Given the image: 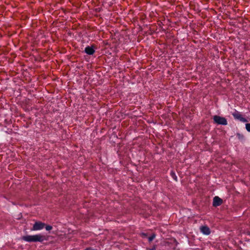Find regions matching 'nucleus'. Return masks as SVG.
Wrapping results in <instances>:
<instances>
[{"mask_svg":"<svg viewBox=\"0 0 250 250\" xmlns=\"http://www.w3.org/2000/svg\"><path fill=\"white\" fill-rule=\"evenodd\" d=\"M45 228L46 230L50 231L52 229V227L50 225H45Z\"/></svg>","mask_w":250,"mask_h":250,"instance_id":"nucleus-10","label":"nucleus"},{"mask_svg":"<svg viewBox=\"0 0 250 250\" xmlns=\"http://www.w3.org/2000/svg\"><path fill=\"white\" fill-rule=\"evenodd\" d=\"M22 239L28 242H42L47 240V238L41 234H38L33 235H26L22 237Z\"/></svg>","mask_w":250,"mask_h":250,"instance_id":"nucleus-1","label":"nucleus"},{"mask_svg":"<svg viewBox=\"0 0 250 250\" xmlns=\"http://www.w3.org/2000/svg\"><path fill=\"white\" fill-rule=\"evenodd\" d=\"M84 52L88 55H93L95 53V50L92 46H88L85 48Z\"/></svg>","mask_w":250,"mask_h":250,"instance_id":"nucleus-7","label":"nucleus"},{"mask_svg":"<svg viewBox=\"0 0 250 250\" xmlns=\"http://www.w3.org/2000/svg\"><path fill=\"white\" fill-rule=\"evenodd\" d=\"M156 237V235L155 234H152L148 238V240L149 242H151Z\"/></svg>","mask_w":250,"mask_h":250,"instance_id":"nucleus-9","label":"nucleus"},{"mask_svg":"<svg viewBox=\"0 0 250 250\" xmlns=\"http://www.w3.org/2000/svg\"><path fill=\"white\" fill-rule=\"evenodd\" d=\"M232 115L235 120H239L243 123H247L248 122L246 118L243 117L242 114L240 112L236 110L232 113Z\"/></svg>","mask_w":250,"mask_h":250,"instance_id":"nucleus-3","label":"nucleus"},{"mask_svg":"<svg viewBox=\"0 0 250 250\" xmlns=\"http://www.w3.org/2000/svg\"><path fill=\"white\" fill-rule=\"evenodd\" d=\"M141 235L143 237H146L147 236V234L145 233H142Z\"/></svg>","mask_w":250,"mask_h":250,"instance_id":"nucleus-14","label":"nucleus"},{"mask_svg":"<svg viewBox=\"0 0 250 250\" xmlns=\"http://www.w3.org/2000/svg\"><path fill=\"white\" fill-rule=\"evenodd\" d=\"M223 203V200L218 196H215L213 199L212 205L213 207H218Z\"/></svg>","mask_w":250,"mask_h":250,"instance_id":"nucleus-5","label":"nucleus"},{"mask_svg":"<svg viewBox=\"0 0 250 250\" xmlns=\"http://www.w3.org/2000/svg\"><path fill=\"white\" fill-rule=\"evenodd\" d=\"M214 122L218 125H226L228 124L226 119L218 115H215L213 117Z\"/></svg>","mask_w":250,"mask_h":250,"instance_id":"nucleus-2","label":"nucleus"},{"mask_svg":"<svg viewBox=\"0 0 250 250\" xmlns=\"http://www.w3.org/2000/svg\"><path fill=\"white\" fill-rule=\"evenodd\" d=\"M246 129L248 132H250V123L246 124Z\"/></svg>","mask_w":250,"mask_h":250,"instance_id":"nucleus-11","label":"nucleus"},{"mask_svg":"<svg viewBox=\"0 0 250 250\" xmlns=\"http://www.w3.org/2000/svg\"><path fill=\"white\" fill-rule=\"evenodd\" d=\"M156 246H154L152 248H147L146 250H156Z\"/></svg>","mask_w":250,"mask_h":250,"instance_id":"nucleus-13","label":"nucleus"},{"mask_svg":"<svg viewBox=\"0 0 250 250\" xmlns=\"http://www.w3.org/2000/svg\"><path fill=\"white\" fill-rule=\"evenodd\" d=\"M170 175L173 178V179H174L175 181L177 180V177L174 171H171Z\"/></svg>","mask_w":250,"mask_h":250,"instance_id":"nucleus-8","label":"nucleus"},{"mask_svg":"<svg viewBox=\"0 0 250 250\" xmlns=\"http://www.w3.org/2000/svg\"><path fill=\"white\" fill-rule=\"evenodd\" d=\"M237 136H238L239 139H243L244 137L243 135H241L240 134H237Z\"/></svg>","mask_w":250,"mask_h":250,"instance_id":"nucleus-12","label":"nucleus"},{"mask_svg":"<svg viewBox=\"0 0 250 250\" xmlns=\"http://www.w3.org/2000/svg\"><path fill=\"white\" fill-rule=\"evenodd\" d=\"M201 231L205 235H209L210 233L209 228L207 226H201L200 227Z\"/></svg>","mask_w":250,"mask_h":250,"instance_id":"nucleus-6","label":"nucleus"},{"mask_svg":"<svg viewBox=\"0 0 250 250\" xmlns=\"http://www.w3.org/2000/svg\"><path fill=\"white\" fill-rule=\"evenodd\" d=\"M45 227V224L40 221H37L33 225L32 229V230H39L43 229Z\"/></svg>","mask_w":250,"mask_h":250,"instance_id":"nucleus-4","label":"nucleus"}]
</instances>
